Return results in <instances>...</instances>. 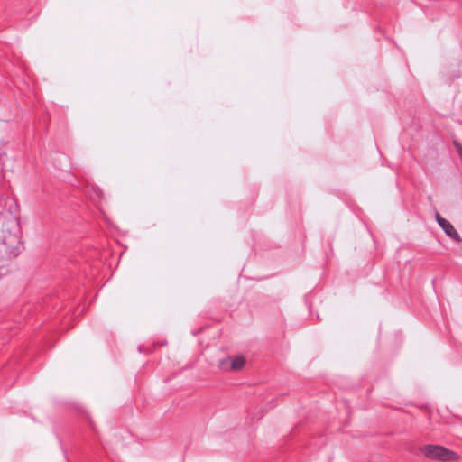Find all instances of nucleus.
Returning <instances> with one entry per match:
<instances>
[{"label":"nucleus","mask_w":462,"mask_h":462,"mask_svg":"<svg viewBox=\"0 0 462 462\" xmlns=\"http://www.w3.org/2000/svg\"><path fill=\"white\" fill-rule=\"evenodd\" d=\"M23 248L19 218L12 214L0 216V266L7 267Z\"/></svg>","instance_id":"f257e3e1"},{"label":"nucleus","mask_w":462,"mask_h":462,"mask_svg":"<svg viewBox=\"0 0 462 462\" xmlns=\"http://www.w3.org/2000/svg\"><path fill=\"white\" fill-rule=\"evenodd\" d=\"M421 451L428 458L444 462L452 461L457 457V454L454 451L439 445H426L422 448Z\"/></svg>","instance_id":"f03ea898"},{"label":"nucleus","mask_w":462,"mask_h":462,"mask_svg":"<svg viewBox=\"0 0 462 462\" xmlns=\"http://www.w3.org/2000/svg\"><path fill=\"white\" fill-rule=\"evenodd\" d=\"M226 364H230L231 370L238 371L242 369L245 364V359L242 356H236L234 358H226L220 361L221 368H224V365Z\"/></svg>","instance_id":"7ed1b4c3"},{"label":"nucleus","mask_w":462,"mask_h":462,"mask_svg":"<svg viewBox=\"0 0 462 462\" xmlns=\"http://www.w3.org/2000/svg\"><path fill=\"white\" fill-rule=\"evenodd\" d=\"M439 226L445 232V234L455 242L459 243L462 241L461 236L448 220L446 219L445 221H441V225Z\"/></svg>","instance_id":"20e7f679"},{"label":"nucleus","mask_w":462,"mask_h":462,"mask_svg":"<svg viewBox=\"0 0 462 462\" xmlns=\"http://www.w3.org/2000/svg\"><path fill=\"white\" fill-rule=\"evenodd\" d=\"M453 145L456 149V152L459 155V157L462 159V144L457 141H453Z\"/></svg>","instance_id":"39448f33"},{"label":"nucleus","mask_w":462,"mask_h":462,"mask_svg":"<svg viewBox=\"0 0 462 462\" xmlns=\"http://www.w3.org/2000/svg\"><path fill=\"white\" fill-rule=\"evenodd\" d=\"M435 217H436V221H437V223L439 224V226H440V225H441V221H445V220H446V218L442 217L440 216V214H439V213H438V212L436 213Z\"/></svg>","instance_id":"423d86ee"},{"label":"nucleus","mask_w":462,"mask_h":462,"mask_svg":"<svg viewBox=\"0 0 462 462\" xmlns=\"http://www.w3.org/2000/svg\"><path fill=\"white\" fill-rule=\"evenodd\" d=\"M7 273L6 267H1L0 266V277Z\"/></svg>","instance_id":"0eeeda50"}]
</instances>
